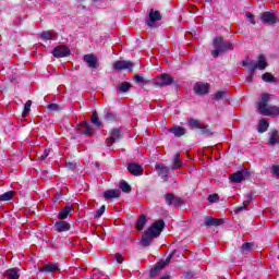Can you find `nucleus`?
<instances>
[{"label": "nucleus", "mask_w": 279, "mask_h": 279, "mask_svg": "<svg viewBox=\"0 0 279 279\" xmlns=\"http://www.w3.org/2000/svg\"><path fill=\"white\" fill-rule=\"evenodd\" d=\"M162 230H165V220L161 219L153 223L142 235V247H149L154 240L162 234Z\"/></svg>", "instance_id": "1"}, {"label": "nucleus", "mask_w": 279, "mask_h": 279, "mask_svg": "<svg viewBox=\"0 0 279 279\" xmlns=\"http://www.w3.org/2000/svg\"><path fill=\"white\" fill-rule=\"evenodd\" d=\"M242 66L247 68L248 73V82L252 84L254 82V76L256 75V70L258 71H265L267 69V58L265 54H258L257 62L252 61L250 57H246V60L242 61Z\"/></svg>", "instance_id": "2"}, {"label": "nucleus", "mask_w": 279, "mask_h": 279, "mask_svg": "<svg viewBox=\"0 0 279 279\" xmlns=\"http://www.w3.org/2000/svg\"><path fill=\"white\" fill-rule=\"evenodd\" d=\"M213 47L215 49L211 50V56L214 58H219V56H221V53H226V51H234V47L236 46L228 39L223 38V36H218L214 38Z\"/></svg>", "instance_id": "3"}, {"label": "nucleus", "mask_w": 279, "mask_h": 279, "mask_svg": "<svg viewBox=\"0 0 279 279\" xmlns=\"http://www.w3.org/2000/svg\"><path fill=\"white\" fill-rule=\"evenodd\" d=\"M270 99H271V95L262 94L260 100L257 106L259 110V114H263V117H279L278 106H267Z\"/></svg>", "instance_id": "4"}, {"label": "nucleus", "mask_w": 279, "mask_h": 279, "mask_svg": "<svg viewBox=\"0 0 279 279\" xmlns=\"http://www.w3.org/2000/svg\"><path fill=\"white\" fill-rule=\"evenodd\" d=\"M174 80L171 74L162 73L153 81V86L155 88H162L165 86H171L173 84Z\"/></svg>", "instance_id": "5"}, {"label": "nucleus", "mask_w": 279, "mask_h": 279, "mask_svg": "<svg viewBox=\"0 0 279 279\" xmlns=\"http://www.w3.org/2000/svg\"><path fill=\"white\" fill-rule=\"evenodd\" d=\"M259 19L264 25H276L278 23V16L270 11L262 12Z\"/></svg>", "instance_id": "6"}, {"label": "nucleus", "mask_w": 279, "mask_h": 279, "mask_svg": "<svg viewBox=\"0 0 279 279\" xmlns=\"http://www.w3.org/2000/svg\"><path fill=\"white\" fill-rule=\"evenodd\" d=\"M123 136V133H121V129H113L110 131V137L106 140V146L112 147L114 143H119L121 141V137Z\"/></svg>", "instance_id": "7"}, {"label": "nucleus", "mask_w": 279, "mask_h": 279, "mask_svg": "<svg viewBox=\"0 0 279 279\" xmlns=\"http://www.w3.org/2000/svg\"><path fill=\"white\" fill-rule=\"evenodd\" d=\"M52 56L54 58H69V56H71V49L64 45L57 46L52 50Z\"/></svg>", "instance_id": "8"}, {"label": "nucleus", "mask_w": 279, "mask_h": 279, "mask_svg": "<svg viewBox=\"0 0 279 279\" xmlns=\"http://www.w3.org/2000/svg\"><path fill=\"white\" fill-rule=\"evenodd\" d=\"M132 71L134 69V63L131 61L119 60L113 63L114 71H123V70Z\"/></svg>", "instance_id": "9"}, {"label": "nucleus", "mask_w": 279, "mask_h": 279, "mask_svg": "<svg viewBox=\"0 0 279 279\" xmlns=\"http://www.w3.org/2000/svg\"><path fill=\"white\" fill-rule=\"evenodd\" d=\"M76 130L80 132V134H84L85 136H93V128H90V124L86 120L78 123L76 125Z\"/></svg>", "instance_id": "10"}, {"label": "nucleus", "mask_w": 279, "mask_h": 279, "mask_svg": "<svg viewBox=\"0 0 279 279\" xmlns=\"http://www.w3.org/2000/svg\"><path fill=\"white\" fill-rule=\"evenodd\" d=\"M149 20L146 22L148 27H154L155 23H158V21H162V14L160 11H155L151 9L148 13Z\"/></svg>", "instance_id": "11"}, {"label": "nucleus", "mask_w": 279, "mask_h": 279, "mask_svg": "<svg viewBox=\"0 0 279 279\" xmlns=\"http://www.w3.org/2000/svg\"><path fill=\"white\" fill-rule=\"evenodd\" d=\"M195 95H208L210 93V84L197 82L194 86Z\"/></svg>", "instance_id": "12"}, {"label": "nucleus", "mask_w": 279, "mask_h": 279, "mask_svg": "<svg viewBox=\"0 0 279 279\" xmlns=\"http://www.w3.org/2000/svg\"><path fill=\"white\" fill-rule=\"evenodd\" d=\"M84 62L87 63L89 69H99V60L94 53H87L83 57Z\"/></svg>", "instance_id": "13"}, {"label": "nucleus", "mask_w": 279, "mask_h": 279, "mask_svg": "<svg viewBox=\"0 0 279 279\" xmlns=\"http://www.w3.org/2000/svg\"><path fill=\"white\" fill-rule=\"evenodd\" d=\"M222 223L223 219L221 218H213V216H206L203 226L206 228H217L219 226H222Z\"/></svg>", "instance_id": "14"}, {"label": "nucleus", "mask_w": 279, "mask_h": 279, "mask_svg": "<svg viewBox=\"0 0 279 279\" xmlns=\"http://www.w3.org/2000/svg\"><path fill=\"white\" fill-rule=\"evenodd\" d=\"M134 82L137 84H141V86H154V78L147 76L145 77L144 74H135L134 75Z\"/></svg>", "instance_id": "15"}, {"label": "nucleus", "mask_w": 279, "mask_h": 279, "mask_svg": "<svg viewBox=\"0 0 279 279\" xmlns=\"http://www.w3.org/2000/svg\"><path fill=\"white\" fill-rule=\"evenodd\" d=\"M56 271H60V264L58 263L46 264L44 267L39 268L40 274H56Z\"/></svg>", "instance_id": "16"}, {"label": "nucleus", "mask_w": 279, "mask_h": 279, "mask_svg": "<svg viewBox=\"0 0 279 279\" xmlns=\"http://www.w3.org/2000/svg\"><path fill=\"white\" fill-rule=\"evenodd\" d=\"M102 119L107 123H114V121H117V112L112 111L110 108H105L102 112Z\"/></svg>", "instance_id": "17"}, {"label": "nucleus", "mask_w": 279, "mask_h": 279, "mask_svg": "<svg viewBox=\"0 0 279 279\" xmlns=\"http://www.w3.org/2000/svg\"><path fill=\"white\" fill-rule=\"evenodd\" d=\"M198 133L201 134V136L210 137L215 134V128L208 124H201V128L198 129Z\"/></svg>", "instance_id": "18"}, {"label": "nucleus", "mask_w": 279, "mask_h": 279, "mask_svg": "<svg viewBox=\"0 0 279 279\" xmlns=\"http://www.w3.org/2000/svg\"><path fill=\"white\" fill-rule=\"evenodd\" d=\"M126 169L129 172H131L132 175H143V166L138 163H128Z\"/></svg>", "instance_id": "19"}, {"label": "nucleus", "mask_w": 279, "mask_h": 279, "mask_svg": "<svg viewBox=\"0 0 279 279\" xmlns=\"http://www.w3.org/2000/svg\"><path fill=\"white\" fill-rule=\"evenodd\" d=\"M54 230L57 232H69L71 230V223L60 220L54 223Z\"/></svg>", "instance_id": "20"}, {"label": "nucleus", "mask_w": 279, "mask_h": 279, "mask_svg": "<svg viewBox=\"0 0 279 279\" xmlns=\"http://www.w3.org/2000/svg\"><path fill=\"white\" fill-rule=\"evenodd\" d=\"M73 210H75V208L73 207V205H68L65 207H63L58 215V218L61 221H64V219H66L69 217V215H71V213H73Z\"/></svg>", "instance_id": "21"}, {"label": "nucleus", "mask_w": 279, "mask_h": 279, "mask_svg": "<svg viewBox=\"0 0 279 279\" xmlns=\"http://www.w3.org/2000/svg\"><path fill=\"white\" fill-rule=\"evenodd\" d=\"M168 132H170V134H173V136H175V138H180L181 136H184V134H186V129L175 125V126L168 129Z\"/></svg>", "instance_id": "22"}, {"label": "nucleus", "mask_w": 279, "mask_h": 279, "mask_svg": "<svg viewBox=\"0 0 279 279\" xmlns=\"http://www.w3.org/2000/svg\"><path fill=\"white\" fill-rule=\"evenodd\" d=\"M3 276L8 279H19L21 278V272L19 268H10L4 271Z\"/></svg>", "instance_id": "23"}, {"label": "nucleus", "mask_w": 279, "mask_h": 279, "mask_svg": "<svg viewBox=\"0 0 279 279\" xmlns=\"http://www.w3.org/2000/svg\"><path fill=\"white\" fill-rule=\"evenodd\" d=\"M146 223L147 216H145V214H142L135 223L136 230H138V232H143V229L145 228Z\"/></svg>", "instance_id": "24"}, {"label": "nucleus", "mask_w": 279, "mask_h": 279, "mask_svg": "<svg viewBox=\"0 0 279 279\" xmlns=\"http://www.w3.org/2000/svg\"><path fill=\"white\" fill-rule=\"evenodd\" d=\"M156 169H159L158 175H162L165 181L169 180V168L167 166L159 163Z\"/></svg>", "instance_id": "25"}, {"label": "nucleus", "mask_w": 279, "mask_h": 279, "mask_svg": "<svg viewBox=\"0 0 279 279\" xmlns=\"http://www.w3.org/2000/svg\"><path fill=\"white\" fill-rule=\"evenodd\" d=\"M105 199H117V197H121V191L119 190H108L104 193Z\"/></svg>", "instance_id": "26"}, {"label": "nucleus", "mask_w": 279, "mask_h": 279, "mask_svg": "<svg viewBox=\"0 0 279 279\" xmlns=\"http://www.w3.org/2000/svg\"><path fill=\"white\" fill-rule=\"evenodd\" d=\"M243 178H245V174L243 173V171H238L231 174L230 180L234 184H241V182H243Z\"/></svg>", "instance_id": "27"}, {"label": "nucleus", "mask_w": 279, "mask_h": 279, "mask_svg": "<svg viewBox=\"0 0 279 279\" xmlns=\"http://www.w3.org/2000/svg\"><path fill=\"white\" fill-rule=\"evenodd\" d=\"M165 267L158 262L149 271V278H156Z\"/></svg>", "instance_id": "28"}, {"label": "nucleus", "mask_w": 279, "mask_h": 279, "mask_svg": "<svg viewBox=\"0 0 279 279\" xmlns=\"http://www.w3.org/2000/svg\"><path fill=\"white\" fill-rule=\"evenodd\" d=\"M187 125L190 128V130H199L203 125L202 121L197 120V119H190L187 121Z\"/></svg>", "instance_id": "29"}, {"label": "nucleus", "mask_w": 279, "mask_h": 279, "mask_svg": "<svg viewBox=\"0 0 279 279\" xmlns=\"http://www.w3.org/2000/svg\"><path fill=\"white\" fill-rule=\"evenodd\" d=\"M257 130L259 134L267 132V130H269V122L266 119H262L258 123Z\"/></svg>", "instance_id": "30"}, {"label": "nucleus", "mask_w": 279, "mask_h": 279, "mask_svg": "<svg viewBox=\"0 0 279 279\" xmlns=\"http://www.w3.org/2000/svg\"><path fill=\"white\" fill-rule=\"evenodd\" d=\"M29 112H32V100H27L24 105V109L22 112V118L26 119V117H29Z\"/></svg>", "instance_id": "31"}, {"label": "nucleus", "mask_w": 279, "mask_h": 279, "mask_svg": "<svg viewBox=\"0 0 279 279\" xmlns=\"http://www.w3.org/2000/svg\"><path fill=\"white\" fill-rule=\"evenodd\" d=\"M92 123L93 125H96V128H104V124L99 121V114L97 111H93L92 113Z\"/></svg>", "instance_id": "32"}, {"label": "nucleus", "mask_w": 279, "mask_h": 279, "mask_svg": "<svg viewBox=\"0 0 279 279\" xmlns=\"http://www.w3.org/2000/svg\"><path fill=\"white\" fill-rule=\"evenodd\" d=\"M14 199V191H9L0 195V202H10Z\"/></svg>", "instance_id": "33"}, {"label": "nucleus", "mask_w": 279, "mask_h": 279, "mask_svg": "<svg viewBox=\"0 0 279 279\" xmlns=\"http://www.w3.org/2000/svg\"><path fill=\"white\" fill-rule=\"evenodd\" d=\"M132 88V84L128 82H122L118 85V92L119 93H128Z\"/></svg>", "instance_id": "34"}, {"label": "nucleus", "mask_w": 279, "mask_h": 279, "mask_svg": "<svg viewBox=\"0 0 279 279\" xmlns=\"http://www.w3.org/2000/svg\"><path fill=\"white\" fill-rule=\"evenodd\" d=\"M262 80L263 82H266V84H271L274 82H276V77L274 75H271V73L266 72L262 75Z\"/></svg>", "instance_id": "35"}, {"label": "nucleus", "mask_w": 279, "mask_h": 279, "mask_svg": "<svg viewBox=\"0 0 279 279\" xmlns=\"http://www.w3.org/2000/svg\"><path fill=\"white\" fill-rule=\"evenodd\" d=\"M119 186L122 193H132V185H130V183L126 181H121Z\"/></svg>", "instance_id": "36"}, {"label": "nucleus", "mask_w": 279, "mask_h": 279, "mask_svg": "<svg viewBox=\"0 0 279 279\" xmlns=\"http://www.w3.org/2000/svg\"><path fill=\"white\" fill-rule=\"evenodd\" d=\"M165 199H166V204L167 206H173V202L175 199V195L171 194V193H167L163 195Z\"/></svg>", "instance_id": "37"}, {"label": "nucleus", "mask_w": 279, "mask_h": 279, "mask_svg": "<svg viewBox=\"0 0 279 279\" xmlns=\"http://www.w3.org/2000/svg\"><path fill=\"white\" fill-rule=\"evenodd\" d=\"M276 143H278V131L274 130L270 133L269 145H276Z\"/></svg>", "instance_id": "38"}, {"label": "nucleus", "mask_w": 279, "mask_h": 279, "mask_svg": "<svg viewBox=\"0 0 279 279\" xmlns=\"http://www.w3.org/2000/svg\"><path fill=\"white\" fill-rule=\"evenodd\" d=\"M180 167H182V163H180V154L177 153L174 156V161L172 165V169H180Z\"/></svg>", "instance_id": "39"}, {"label": "nucleus", "mask_w": 279, "mask_h": 279, "mask_svg": "<svg viewBox=\"0 0 279 279\" xmlns=\"http://www.w3.org/2000/svg\"><path fill=\"white\" fill-rule=\"evenodd\" d=\"M173 254H175V252H172L166 259H161L159 262V265L167 267V265H169V263H171V258H173Z\"/></svg>", "instance_id": "40"}, {"label": "nucleus", "mask_w": 279, "mask_h": 279, "mask_svg": "<svg viewBox=\"0 0 279 279\" xmlns=\"http://www.w3.org/2000/svg\"><path fill=\"white\" fill-rule=\"evenodd\" d=\"M53 36V33L46 31L40 34L41 40H50V38Z\"/></svg>", "instance_id": "41"}, {"label": "nucleus", "mask_w": 279, "mask_h": 279, "mask_svg": "<svg viewBox=\"0 0 279 279\" xmlns=\"http://www.w3.org/2000/svg\"><path fill=\"white\" fill-rule=\"evenodd\" d=\"M252 247H254V243L245 242L242 244V252H252Z\"/></svg>", "instance_id": "42"}, {"label": "nucleus", "mask_w": 279, "mask_h": 279, "mask_svg": "<svg viewBox=\"0 0 279 279\" xmlns=\"http://www.w3.org/2000/svg\"><path fill=\"white\" fill-rule=\"evenodd\" d=\"M226 97V90H220L214 95L216 101H221Z\"/></svg>", "instance_id": "43"}, {"label": "nucleus", "mask_w": 279, "mask_h": 279, "mask_svg": "<svg viewBox=\"0 0 279 279\" xmlns=\"http://www.w3.org/2000/svg\"><path fill=\"white\" fill-rule=\"evenodd\" d=\"M246 19H248L251 25H256V21L254 19H256V16L254 14H252V12H246L245 13Z\"/></svg>", "instance_id": "44"}, {"label": "nucleus", "mask_w": 279, "mask_h": 279, "mask_svg": "<svg viewBox=\"0 0 279 279\" xmlns=\"http://www.w3.org/2000/svg\"><path fill=\"white\" fill-rule=\"evenodd\" d=\"M208 202L210 204H215V203L219 202V194H210L208 196Z\"/></svg>", "instance_id": "45"}, {"label": "nucleus", "mask_w": 279, "mask_h": 279, "mask_svg": "<svg viewBox=\"0 0 279 279\" xmlns=\"http://www.w3.org/2000/svg\"><path fill=\"white\" fill-rule=\"evenodd\" d=\"M104 213H106L105 205L100 206V208L96 210V214H95L96 219H99V217H101L104 215Z\"/></svg>", "instance_id": "46"}, {"label": "nucleus", "mask_w": 279, "mask_h": 279, "mask_svg": "<svg viewBox=\"0 0 279 279\" xmlns=\"http://www.w3.org/2000/svg\"><path fill=\"white\" fill-rule=\"evenodd\" d=\"M182 204H184V201H182L181 197H175L174 196V201L172 203V206L180 207V206H182Z\"/></svg>", "instance_id": "47"}, {"label": "nucleus", "mask_w": 279, "mask_h": 279, "mask_svg": "<svg viewBox=\"0 0 279 279\" xmlns=\"http://www.w3.org/2000/svg\"><path fill=\"white\" fill-rule=\"evenodd\" d=\"M270 171L274 175H276L277 178H279V166L278 165H272L270 168Z\"/></svg>", "instance_id": "48"}, {"label": "nucleus", "mask_w": 279, "mask_h": 279, "mask_svg": "<svg viewBox=\"0 0 279 279\" xmlns=\"http://www.w3.org/2000/svg\"><path fill=\"white\" fill-rule=\"evenodd\" d=\"M48 110H50L51 112H57V110L60 108V106H58V104H49L47 106Z\"/></svg>", "instance_id": "49"}, {"label": "nucleus", "mask_w": 279, "mask_h": 279, "mask_svg": "<svg viewBox=\"0 0 279 279\" xmlns=\"http://www.w3.org/2000/svg\"><path fill=\"white\" fill-rule=\"evenodd\" d=\"M246 206H250V201L243 202V206L235 207L234 213H241Z\"/></svg>", "instance_id": "50"}, {"label": "nucleus", "mask_w": 279, "mask_h": 279, "mask_svg": "<svg viewBox=\"0 0 279 279\" xmlns=\"http://www.w3.org/2000/svg\"><path fill=\"white\" fill-rule=\"evenodd\" d=\"M116 260L119 265H121L123 263V255H121L120 253H117Z\"/></svg>", "instance_id": "51"}, {"label": "nucleus", "mask_w": 279, "mask_h": 279, "mask_svg": "<svg viewBox=\"0 0 279 279\" xmlns=\"http://www.w3.org/2000/svg\"><path fill=\"white\" fill-rule=\"evenodd\" d=\"M49 149H45L44 150V154L40 156V160H45V159H47L48 157H49Z\"/></svg>", "instance_id": "52"}, {"label": "nucleus", "mask_w": 279, "mask_h": 279, "mask_svg": "<svg viewBox=\"0 0 279 279\" xmlns=\"http://www.w3.org/2000/svg\"><path fill=\"white\" fill-rule=\"evenodd\" d=\"M54 198H56L57 201L62 199V192L57 193V195L54 196Z\"/></svg>", "instance_id": "53"}, {"label": "nucleus", "mask_w": 279, "mask_h": 279, "mask_svg": "<svg viewBox=\"0 0 279 279\" xmlns=\"http://www.w3.org/2000/svg\"><path fill=\"white\" fill-rule=\"evenodd\" d=\"M66 167H68V169H75V165H73L71 162L66 163Z\"/></svg>", "instance_id": "54"}, {"label": "nucleus", "mask_w": 279, "mask_h": 279, "mask_svg": "<svg viewBox=\"0 0 279 279\" xmlns=\"http://www.w3.org/2000/svg\"><path fill=\"white\" fill-rule=\"evenodd\" d=\"M94 165H95V167H96L97 169H99V167H100L99 161H95Z\"/></svg>", "instance_id": "55"}, {"label": "nucleus", "mask_w": 279, "mask_h": 279, "mask_svg": "<svg viewBox=\"0 0 279 279\" xmlns=\"http://www.w3.org/2000/svg\"><path fill=\"white\" fill-rule=\"evenodd\" d=\"M169 275L168 276H163L161 279H169Z\"/></svg>", "instance_id": "56"}, {"label": "nucleus", "mask_w": 279, "mask_h": 279, "mask_svg": "<svg viewBox=\"0 0 279 279\" xmlns=\"http://www.w3.org/2000/svg\"><path fill=\"white\" fill-rule=\"evenodd\" d=\"M206 3H213V0H205Z\"/></svg>", "instance_id": "57"}, {"label": "nucleus", "mask_w": 279, "mask_h": 279, "mask_svg": "<svg viewBox=\"0 0 279 279\" xmlns=\"http://www.w3.org/2000/svg\"><path fill=\"white\" fill-rule=\"evenodd\" d=\"M96 3H99V1H101V0H94Z\"/></svg>", "instance_id": "58"}]
</instances>
